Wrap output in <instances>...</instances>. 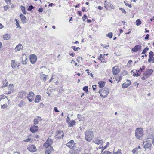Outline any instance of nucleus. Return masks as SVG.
I'll use <instances>...</instances> for the list:
<instances>
[{
    "label": "nucleus",
    "mask_w": 154,
    "mask_h": 154,
    "mask_svg": "<svg viewBox=\"0 0 154 154\" xmlns=\"http://www.w3.org/2000/svg\"><path fill=\"white\" fill-rule=\"evenodd\" d=\"M143 134V131L142 128H137L135 131V135L137 138L139 139H142Z\"/></svg>",
    "instance_id": "nucleus-1"
},
{
    "label": "nucleus",
    "mask_w": 154,
    "mask_h": 154,
    "mask_svg": "<svg viewBox=\"0 0 154 154\" xmlns=\"http://www.w3.org/2000/svg\"><path fill=\"white\" fill-rule=\"evenodd\" d=\"M94 137L93 132L88 130L85 132V138L88 141L90 142Z\"/></svg>",
    "instance_id": "nucleus-2"
},
{
    "label": "nucleus",
    "mask_w": 154,
    "mask_h": 154,
    "mask_svg": "<svg viewBox=\"0 0 154 154\" xmlns=\"http://www.w3.org/2000/svg\"><path fill=\"white\" fill-rule=\"evenodd\" d=\"M99 93L100 96L104 98L106 97L109 93V90L108 88L105 87L103 89H102L99 91Z\"/></svg>",
    "instance_id": "nucleus-3"
},
{
    "label": "nucleus",
    "mask_w": 154,
    "mask_h": 154,
    "mask_svg": "<svg viewBox=\"0 0 154 154\" xmlns=\"http://www.w3.org/2000/svg\"><path fill=\"white\" fill-rule=\"evenodd\" d=\"M152 140L148 138L144 140L143 144L144 145V148L145 149H150L152 146Z\"/></svg>",
    "instance_id": "nucleus-4"
},
{
    "label": "nucleus",
    "mask_w": 154,
    "mask_h": 154,
    "mask_svg": "<svg viewBox=\"0 0 154 154\" xmlns=\"http://www.w3.org/2000/svg\"><path fill=\"white\" fill-rule=\"evenodd\" d=\"M93 142L97 144H102L103 142L102 139L99 137H95L94 139Z\"/></svg>",
    "instance_id": "nucleus-5"
},
{
    "label": "nucleus",
    "mask_w": 154,
    "mask_h": 154,
    "mask_svg": "<svg viewBox=\"0 0 154 154\" xmlns=\"http://www.w3.org/2000/svg\"><path fill=\"white\" fill-rule=\"evenodd\" d=\"M30 60L31 63L32 64H34L37 61V57L35 55H31L30 57Z\"/></svg>",
    "instance_id": "nucleus-6"
},
{
    "label": "nucleus",
    "mask_w": 154,
    "mask_h": 154,
    "mask_svg": "<svg viewBox=\"0 0 154 154\" xmlns=\"http://www.w3.org/2000/svg\"><path fill=\"white\" fill-rule=\"evenodd\" d=\"M120 71V69L118 68L117 66H115L112 68V73L114 75H117L119 72Z\"/></svg>",
    "instance_id": "nucleus-7"
},
{
    "label": "nucleus",
    "mask_w": 154,
    "mask_h": 154,
    "mask_svg": "<svg viewBox=\"0 0 154 154\" xmlns=\"http://www.w3.org/2000/svg\"><path fill=\"white\" fill-rule=\"evenodd\" d=\"M63 132H61L60 131H57L56 133V134L55 137L58 139H61L63 138Z\"/></svg>",
    "instance_id": "nucleus-8"
},
{
    "label": "nucleus",
    "mask_w": 154,
    "mask_h": 154,
    "mask_svg": "<svg viewBox=\"0 0 154 154\" xmlns=\"http://www.w3.org/2000/svg\"><path fill=\"white\" fill-rule=\"evenodd\" d=\"M38 127L37 126L34 125L31 126L30 128V131L33 133L37 132L38 130Z\"/></svg>",
    "instance_id": "nucleus-9"
},
{
    "label": "nucleus",
    "mask_w": 154,
    "mask_h": 154,
    "mask_svg": "<svg viewBox=\"0 0 154 154\" xmlns=\"http://www.w3.org/2000/svg\"><path fill=\"white\" fill-rule=\"evenodd\" d=\"M142 46L140 45H137L131 49L132 51L134 52H137L139 50H140Z\"/></svg>",
    "instance_id": "nucleus-10"
},
{
    "label": "nucleus",
    "mask_w": 154,
    "mask_h": 154,
    "mask_svg": "<svg viewBox=\"0 0 154 154\" xmlns=\"http://www.w3.org/2000/svg\"><path fill=\"white\" fill-rule=\"evenodd\" d=\"M19 16L21 19L22 22L24 24L27 22L26 19V17L22 13L20 14Z\"/></svg>",
    "instance_id": "nucleus-11"
},
{
    "label": "nucleus",
    "mask_w": 154,
    "mask_h": 154,
    "mask_svg": "<svg viewBox=\"0 0 154 154\" xmlns=\"http://www.w3.org/2000/svg\"><path fill=\"white\" fill-rule=\"evenodd\" d=\"M73 150L69 151V153L70 154H77V153L80 150V149L78 148H75L74 147V148H73Z\"/></svg>",
    "instance_id": "nucleus-12"
},
{
    "label": "nucleus",
    "mask_w": 154,
    "mask_h": 154,
    "mask_svg": "<svg viewBox=\"0 0 154 154\" xmlns=\"http://www.w3.org/2000/svg\"><path fill=\"white\" fill-rule=\"evenodd\" d=\"M75 143L73 140H71L68 142V147L70 149L74 148Z\"/></svg>",
    "instance_id": "nucleus-13"
},
{
    "label": "nucleus",
    "mask_w": 154,
    "mask_h": 154,
    "mask_svg": "<svg viewBox=\"0 0 154 154\" xmlns=\"http://www.w3.org/2000/svg\"><path fill=\"white\" fill-rule=\"evenodd\" d=\"M70 118L68 117V126L69 127H73L74 125H75L76 122L75 120L70 121L69 119Z\"/></svg>",
    "instance_id": "nucleus-14"
},
{
    "label": "nucleus",
    "mask_w": 154,
    "mask_h": 154,
    "mask_svg": "<svg viewBox=\"0 0 154 154\" xmlns=\"http://www.w3.org/2000/svg\"><path fill=\"white\" fill-rule=\"evenodd\" d=\"M28 149L31 152H34L36 151V148L34 145H32L28 148Z\"/></svg>",
    "instance_id": "nucleus-15"
},
{
    "label": "nucleus",
    "mask_w": 154,
    "mask_h": 154,
    "mask_svg": "<svg viewBox=\"0 0 154 154\" xmlns=\"http://www.w3.org/2000/svg\"><path fill=\"white\" fill-rule=\"evenodd\" d=\"M153 71V70L152 69H148L146 70L144 73L149 77L152 74Z\"/></svg>",
    "instance_id": "nucleus-16"
},
{
    "label": "nucleus",
    "mask_w": 154,
    "mask_h": 154,
    "mask_svg": "<svg viewBox=\"0 0 154 154\" xmlns=\"http://www.w3.org/2000/svg\"><path fill=\"white\" fill-rule=\"evenodd\" d=\"M26 93L23 91H21L18 93V97L20 98H23L26 94Z\"/></svg>",
    "instance_id": "nucleus-17"
},
{
    "label": "nucleus",
    "mask_w": 154,
    "mask_h": 154,
    "mask_svg": "<svg viewBox=\"0 0 154 154\" xmlns=\"http://www.w3.org/2000/svg\"><path fill=\"white\" fill-rule=\"evenodd\" d=\"M154 56V53L152 51H150L149 54V59H148V61L150 63L153 58V56Z\"/></svg>",
    "instance_id": "nucleus-18"
},
{
    "label": "nucleus",
    "mask_w": 154,
    "mask_h": 154,
    "mask_svg": "<svg viewBox=\"0 0 154 154\" xmlns=\"http://www.w3.org/2000/svg\"><path fill=\"white\" fill-rule=\"evenodd\" d=\"M127 81L128 82V83H125L122 84V87L123 88H126L131 85V81L129 80H127Z\"/></svg>",
    "instance_id": "nucleus-19"
},
{
    "label": "nucleus",
    "mask_w": 154,
    "mask_h": 154,
    "mask_svg": "<svg viewBox=\"0 0 154 154\" xmlns=\"http://www.w3.org/2000/svg\"><path fill=\"white\" fill-rule=\"evenodd\" d=\"M22 63L23 64L25 65L27 63V62H26V60H27V58L25 54H23L22 55Z\"/></svg>",
    "instance_id": "nucleus-20"
},
{
    "label": "nucleus",
    "mask_w": 154,
    "mask_h": 154,
    "mask_svg": "<svg viewBox=\"0 0 154 154\" xmlns=\"http://www.w3.org/2000/svg\"><path fill=\"white\" fill-rule=\"evenodd\" d=\"M41 99V96L40 95H37L35 100V102L36 103L40 102Z\"/></svg>",
    "instance_id": "nucleus-21"
},
{
    "label": "nucleus",
    "mask_w": 154,
    "mask_h": 154,
    "mask_svg": "<svg viewBox=\"0 0 154 154\" xmlns=\"http://www.w3.org/2000/svg\"><path fill=\"white\" fill-rule=\"evenodd\" d=\"M10 38V35L8 34H6L3 36V38L4 40H9Z\"/></svg>",
    "instance_id": "nucleus-22"
},
{
    "label": "nucleus",
    "mask_w": 154,
    "mask_h": 154,
    "mask_svg": "<svg viewBox=\"0 0 154 154\" xmlns=\"http://www.w3.org/2000/svg\"><path fill=\"white\" fill-rule=\"evenodd\" d=\"M11 66L12 68L14 69L16 67L17 65V62H16L14 60H12L11 61Z\"/></svg>",
    "instance_id": "nucleus-23"
},
{
    "label": "nucleus",
    "mask_w": 154,
    "mask_h": 154,
    "mask_svg": "<svg viewBox=\"0 0 154 154\" xmlns=\"http://www.w3.org/2000/svg\"><path fill=\"white\" fill-rule=\"evenodd\" d=\"M105 82L100 81L98 82L99 86L100 88H102L104 87L105 83Z\"/></svg>",
    "instance_id": "nucleus-24"
},
{
    "label": "nucleus",
    "mask_w": 154,
    "mask_h": 154,
    "mask_svg": "<svg viewBox=\"0 0 154 154\" xmlns=\"http://www.w3.org/2000/svg\"><path fill=\"white\" fill-rule=\"evenodd\" d=\"M46 143H48L50 145H51L53 143V140L51 138V137L49 136L46 142Z\"/></svg>",
    "instance_id": "nucleus-25"
},
{
    "label": "nucleus",
    "mask_w": 154,
    "mask_h": 154,
    "mask_svg": "<svg viewBox=\"0 0 154 154\" xmlns=\"http://www.w3.org/2000/svg\"><path fill=\"white\" fill-rule=\"evenodd\" d=\"M23 48V46L22 45L20 44H18L17 45L15 49L16 50L20 51Z\"/></svg>",
    "instance_id": "nucleus-26"
},
{
    "label": "nucleus",
    "mask_w": 154,
    "mask_h": 154,
    "mask_svg": "<svg viewBox=\"0 0 154 154\" xmlns=\"http://www.w3.org/2000/svg\"><path fill=\"white\" fill-rule=\"evenodd\" d=\"M40 75L41 77L42 76H43V80L44 81H45L48 75H45L44 74H43V72H41L40 73Z\"/></svg>",
    "instance_id": "nucleus-27"
},
{
    "label": "nucleus",
    "mask_w": 154,
    "mask_h": 154,
    "mask_svg": "<svg viewBox=\"0 0 154 154\" xmlns=\"http://www.w3.org/2000/svg\"><path fill=\"white\" fill-rule=\"evenodd\" d=\"M113 154H122L121 152V150L120 149H119L116 151L115 149V148Z\"/></svg>",
    "instance_id": "nucleus-28"
},
{
    "label": "nucleus",
    "mask_w": 154,
    "mask_h": 154,
    "mask_svg": "<svg viewBox=\"0 0 154 154\" xmlns=\"http://www.w3.org/2000/svg\"><path fill=\"white\" fill-rule=\"evenodd\" d=\"M25 104V102L23 101H21L20 103L18 105V106L20 107H22Z\"/></svg>",
    "instance_id": "nucleus-29"
},
{
    "label": "nucleus",
    "mask_w": 154,
    "mask_h": 154,
    "mask_svg": "<svg viewBox=\"0 0 154 154\" xmlns=\"http://www.w3.org/2000/svg\"><path fill=\"white\" fill-rule=\"evenodd\" d=\"M139 151L138 148H134L132 151V152L133 154H137Z\"/></svg>",
    "instance_id": "nucleus-30"
},
{
    "label": "nucleus",
    "mask_w": 154,
    "mask_h": 154,
    "mask_svg": "<svg viewBox=\"0 0 154 154\" xmlns=\"http://www.w3.org/2000/svg\"><path fill=\"white\" fill-rule=\"evenodd\" d=\"M136 23L137 26H139L142 23V22L140 19H138L136 21Z\"/></svg>",
    "instance_id": "nucleus-31"
},
{
    "label": "nucleus",
    "mask_w": 154,
    "mask_h": 154,
    "mask_svg": "<svg viewBox=\"0 0 154 154\" xmlns=\"http://www.w3.org/2000/svg\"><path fill=\"white\" fill-rule=\"evenodd\" d=\"M20 8H21L22 11L23 12V13L24 14H26V12L25 7H24L23 6H21L20 7Z\"/></svg>",
    "instance_id": "nucleus-32"
},
{
    "label": "nucleus",
    "mask_w": 154,
    "mask_h": 154,
    "mask_svg": "<svg viewBox=\"0 0 154 154\" xmlns=\"http://www.w3.org/2000/svg\"><path fill=\"white\" fill-rule=\"evenodd\" d=\"M14 86L13 85H11V84H10L8 87V89L9 90H10L11 91H13V90Z\"/></svg>",
    "instance_id": "nucleus-33"
},
{
    "label": "nucleus",
    "mask_w": 154,
    "mask_h": 154,
    "mask_svg": "<svg viewBox=\"0 0 154 154\" xmlns=\"http://www.w3.org/2000/svg\"><path fill=\"white\" fill-rule=\"evenodd\" d=\"M3 84L4 85L3 86V87H5L7 86L8 85V83L6 80H5V81L3 82Z\"/></svg>",
    "instance_id": "nucleus-34"
},
{
    "label": "nucleus",
    "mask_w": 154,
    "mask_h": 154,
    "mask_svg": "<svg viewBox=\"0 0 154 154\" xmlns=\"http://www.w3.org/2000/svg\"><path fill=\"white\" fill-rule=\"evenodd\" d=\"M149 48L148 47H146L144 48L143 51H142V54H144L149 50Z\"/></svg>",
    "instance_id": "nucleus-35"
},
{
    "label": "nucleus",
    "mask_w": 154,
    "mask_h": 154,
    "mask_svg": "<svg viewBox=\"0 0 154 154\" xmlns=\"http://www.w3.org/2000/svg\"><path fill=\"white\" fill-rule=\"evenodd\" d=\"M149 78V77H147L146 75H145L144 73L143 74V76L142 77V79L143 80H145L147 78Z\"/></svg>",
    "instance_id": "nucleus-36"
},
{
    "label": "nucleus",
    "mask_w": 154,
    "mask_h": 154,
    "mask_svg": "<svg viewBox=\"0 0 154 154\" xmlns=\"http://www.w3.org/2000/svg\"><path fill=\"white\" fill-rule=\"evenodd\" d=\"M39 121L38 119L36 118H35L33 121L34 122V125H37L38 124V121Z\"/></svg>",
    "instance_id": "nucleus-37"
},
{
    "label": "nucleus",
    "mask_w": 154,
    "mask_h": 154,
    "mask_svg": "<svg viewBox=\"0 0 154 154\" xmlns=\"http://www.w3.org/2000/svg\"><path fill=\"white\" fill-rule=\"evenodd\" d=\"M34 95V94L33 92L32 91L30 92L29 94L28 95V96L27 97H33Z\"/></svg>",
    "instance_id": "nucleus-38"
},
{
    "label": "nucleus",
    "mask_w": 154,
    "mask_h": 154,
    "mask_svg": "<svg viewBox=\"0 0 154 154\" xmlns=\"http://www.w3.org/2000/svg\"><path fill=\"white\" fill-rule=\"evenodd\" d=\"M34 8V7L32 5H30L27 8V10L28 11H31L32 9Z\"/></svg>",
    "instance_id": "nucleus-39"
},
{
    "label": "nucleus",
    "mask_w": 154,
    "mask_h": 154,
    "mask_svg": "<svg viewBox=\"0 0 154 154\" xmlns=\"http://www.w3.org/2000/svg\"><path fill=\"white\" fill-rule=\"evenodd\" d=\"M83 90L85 91L86 92H88V86H85L83 88Z\"/></svg>",
    "instance_id": "nucleus-40"
},
{
    "label": "nucleus",
    "mask_w": 154,
    "mask_h": 154,
    "mask_svg": "<svg viewBox=\"0 0 154 154\" xmlns=\"http://www.w3.org/2000/svg\"><path fill=\"white\" fill-rule=\"evenodd\" d=\"M72 48L74 51H77L78 50L80 49V48L79 47H77L76 48L74 46H72Z\"/></svg>",
    "instance_id": "nucleus-41"
},
{
    "label": "nucleus",
    "mask_w": 154,
    "mask_h": 154,
    "mask_svg": "<svg viewBox=\"0 0 154 154\" xmlns=\"http://www.w3.org/2000/svg\"><path fill=\"white\" fill-rule=\"evenodd\" d=\"M50 146V145L46 142L43 145L44 147L47 148L49 147Z\"/></svg>",
    "instance_id": "nucleus-42"
},
{
    "label": "nucleus",
    "mask_w": 154,
    "mask_h": 154,
    "mask_svg": "<svg viewBox=\"0 0 154 154\" xmlns=\"http://www.w3.org/2000/svg\"><path fill=\"white\" fill-rule=\"evenodd\" d=\"M101 145L99 147H98V148L96 147V149H97V150H98V149H100V152H101V149H103V146L102 145V144H100Z\"/></svg>",
    "instance_id": "nucleus-43"
},
{
    "label": "nucleus",
    "mask_w": 154,
    "mask_h": 154,
    "mask_svg": "<svg viewBox=\"0 0 154 154\" xmlns=\"http://www.w3.org/2000/svg\"><path fill=\"white\" fill-rule=\"evenodd\" d=\"M119 9L122 11L123 13L126 14L127 13L126 11L122 8H119Z\"/></svg>",
    "instance_id": "nucleus-44"
},
{
    "label": "nucleus",
    "mask_w": 154,
    "mask_h": 154,
    "mask_svg": "<svg viewBox=\"0 0 154 154\" xmlns=\"http://www.w3.org/2000/svg\"><path fill=\"white\" fill-rule=\"evenodd\" d=\"M112 32H110L108 34L107 36L109 37L110 38H112Z\"/></svg>",
    "instance_id": "nucleus-45"
},
{
    "label": "nucleus",
    "mask_w": 154,
    "mask_h": 154,
    "mask_svg": "<svg viewBox=\"0 0 154 154\" xmlns=\"http://www.w3.org/2000/svg\"><path fill=\"white\" fill-rule=\"evenodd\" d=\"M27 98L30 102H31L33 100V98L32 97H27Z\"/></svg>",
    "instance_id": "nucleus-46"
},
{
    "label": "nucleus",
    "mask_w": 154,
    "mask_h": 154,
    "mask_svg": "<svg viewBox=\"0 0 154 154\" xmlns=\"http://www.w3.org/2000/svg\"><path fill=\"white\" fill-rule=\"evenodd\" d=\"M121 75L120 76L118 75L117 78H116V80H117L118 82H119L121 80Z\"/></svg>",
    "instance_id": "nucleus-47"
},
{
    "label": "nucleus",
    "mask_w": 154,
    "mask_h": 154,
    "mask_svg": "<svg viewBox=\"0 0 154 154\" xmlns=\"http://www.w3.org/2000/svg\"><path fill=\"white\" fill-rule=\"evenodd\" d=\"M51 152L48 148L45 151V153L46 154H50Z\"/></svg>",
    "instance_id": "nucleus-48"
},
{
    "label": "nucleus",
    "mask_w": 154,
    "mask_h": 154,
    "mask_svg": "<svg viewBox=\"0 0 154 154\" xmlns=\"http://www.w3.org/2000/svg\"><path fill=\"white\" fill-rule=\"evenodd\" d=\"M101 45L103 47V48H107V47H109V45H105V44H101Z\"/></svg>",
    "instance_id": "nucleus-49"
},
{
    "label": "nucleus",
    "mask_w": 154,
    "mask_h": 154,
    "mask_svg": "<svg viewBox=\"0 0 154 154\" xmlns=\"http://www.w3.org/2000/svg\"><path fill=\"white\" fill-rule=\"evenodd\" d=\"M15 20L16 23V26H17V28L19 27H21L20 26V25L19 24V22L17 21V20L16 19Z\"/></svg>",
    "instance_id": "nucleus-50"
},
{
    "label": "nucleus",
    "mask_w": 154,
    "mask_h": 154,
    "mask_svg": "<svg viewBox=\"0 0 154 154\" xmlns=\"http://www.w3.org/2000/svg\"><path fill=\"white\" fill-rule=\"evenodd\" d=\"M124 3H125L126 5L128 6L129 7H131V4L128 3H126L125 1L124 2Z\"/></svg>",
    "instance_id": "nucleus-51"
},
{
    "label": "nucleus",
    "mask_w": 154,
    "mask_h": 154,
    "mask_svg": "<svg viewBox=\"0 0 154 154\" xmlns=\"http://www.w3.org/2000/svg\"><path fill=\"white\" fill-rule=\"evenodd\" d=\"M103 154H112V153L109 151H105L104 152Z\"/></svg>",
    "instance_id": "nucleus-52"
},
{
    "label": "nucleus",
    "mask_w": 154,
    "mask_h": 154,
    "mask_svg": "<svg viewBox=\"0 0 154 154\" xmlns=\"http://www.w3.org/2000/svg\"><path fill=\"white\" fill-rule=\"evenodd\" d=\"M107 2L106 1H105V3L104 4V7L106 8L107 9L108 8V4L107 3Z\"/></svg>",
    "instance_id": "nucleus-53"
},
{
    "label": "nucleus",
    "mask_w": 154,
    "mask_h": 154,
    "mask_svg": "<svg viewBox=\"0 0 154 154\" xmlns=\"http://www.w3.org/2000/svg\"><path fill=\"white\" fill-rule=\"evenodd\" d=\"M85 71L87 72V73L89 75H90L92 77H93V74L92 73H89V72L88 70L87 69L85 70Z\"/></svg>",
    "instance_id": "nucleus-54"
},
{
    "label": "nucleus",
    "mask_w": 154,
    "mask_h": 154,
    "mask_svg": "<svg viewBox=\"0 0 154 154\" xmlns=\"http://www.w3.org/2000/svg\"><path fill=\"white\" fill-rule=\"evenodd\" d=\"M4 8L5 11H6L9 8V6L7 5L5 6L4 7Z\"/></svg>",
    "instance_id": "nucleus-55"
},
{
    "label": "nucleus",
    "mask_w": 154,
    "mask_h": 154,
    "mask_svg": "<svg viewBox=\"0 0 154 154\" xmlns=\"http://www.w3.org/2000/svg\"><path fill=\"white\" fill-rule=\"evenodd\" d=\"M4 1L7 4H11V0H4Z\"/></svg>",
    "instance_id": "nucleus-56"
},
{
    "label": "nucleus",
    "mask_w": 154,
    "mask_h": 154,
    "mask_svg": "<svg viewBox=\"0 0 154 154\" xmlns=\"http://www.w3.org/2000/svg\"><path fill=\"white\" fill-rule=\"evenodd\" d=\"M7 106L8 105L7 104H5L2 106L1 108L2 109H5L7 107Z\"/></svg>",
    "instance_id": "nucleus-57"
},
{
    "label": "nucleus",
    "mask_w": 154,
    "mask_h": 154,
    "mask_svg": "<svg viewBox=\"0 0 154 154\" xmlns=\"http://www.w3.org/2000/svg\"><path fill=\"white\" fill-rule=\"evenodd\" d=\"M132 62V61L131 60H130L128 62L127 65L128 66H129L130 65L131 63Z\"/></svg>",
    "instance_id": "nucleus-58"
},
{
    "label": "nucleus",
    "mask_w": 154,
    "mask_h": 154,
    "mask_svg": "<svg viewBox=\"0 0 154 154\" xmlns=\"http://www.w3.org/2000/svg\"><path fill=\"white\" fill-rule=\"evenodd\" d=\"M149 35L148 34H147L144 38L146 40H148L149 38Z\"/></svg>",
    "instance_id": "nucleus-59"
},
{
    "label": "nucleus",
    "mask_w": 154,
    "mask_h": 154,
    "mask_svg": "<svg viewBox=\"0 0 154 154\" xmlns=\"http://www.w3.org/2000/svg\"><path fill=\"white\" fill-rule=\"evenodd\" d=\"M31 139L30 138H27L24 140V141L26 142H29L30 141Z\"/></svg>",
    "instance_id": "nucleus-60"
},
{
    "label": "nucleus",
    "mask_w": 154,
    "mask_h": 154,
    "mask_svg": "<svg viewBox=\"0 0 154 154\" xmlns=\"http://www.w3.org/2000/svg\"><path fill=\"white\" fill-rule=\"evenodd\" d=\"M54 111L56 112H59V111L58 110L57 108L56 107H55L54 108Z\"/></svg>",
    "instance_id": "nucleus-61"
},
{
    "label": "nucleus",
    "mask_w": 154,
    "mask_h": 154,
    "mask_svg": "<svg viewBox=\"0 0 154 154\" xmlns=\"http://www.w3.org/2000/svg\"><path fill=\"white\" fill-rule=\"evenodd\" d=\"M133 76H134L138 77V76L140 75V74H139V73H137V74L134 73L133 74Z\"/></svg>",
    "instance_id": "nucleus-62"
},
{
    "label": "nucleus",
    "mask_w": 154,
    "mask_h": 154,
    "mask_svg": "<svg viewBox=\"0 0 154 154\" xmlns=\"http://www.w3.org/2000/svg\"><path fill=\"white\" fill-rule=\"evenodd\" d=\"M48 149H49L51 152L53 150V148L52 147L50 146L48 148Z\"/></svg>",
    "instance_id": "nucleus-63"
},
{
    "label": "nucleus",
    "mask_w": 154,
    "mask_h": 154,
    "mask_svg": "<svg viewBox=\"0 0 154 154\" xmlns=\"http://www.w3.org/2000/svg\"><path fill=\"white\" fill-rule=\"evenodd\" d=\"M43 11V8H40L38 9V11L39 12H42Z\"/></svg>",
    "instance_id": "nucleus-64"
}]
</instances>
